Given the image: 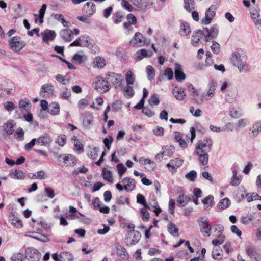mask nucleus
Wrapping results in <instances>:
<instances>
[{
  "label": "nucleus",
  "mask_w": 261,
  "mask_h": 261,
  "mask_svg": "<svg viewBox=\"0 0 261 261\" xmlns=\"http://www.w3.org/2000/svg\"><path fill=\"white\" fill-rule=\"evenodd\" d=\"M218 33L219 30L216 25H213L210 29L205 28L203 30H197L193 33L192 44L198 46L199 41L203 37L205 38V41L208 42L216 38Z\"/></svg>",
  "instance_id": "nucleus-1"
},
{
  "label": "nucleus",
  "mask_w": 261,
  "mask_h": 261,
  "mask_svg": "<svg viewBox=\"0 0 261 261\" xmlns=\"http://www.w3.org/2000/svg\"><path fill=\"white\" fill-rule=\"evenodd\" d=\"M246 56L239 52L233 53L230 58L231 63L237 67L240 72H246L249 69L248 66L246 63Z\"/></svg>",
  "instance_id": "nucleus-2"
},
{
  "label": "nucleus",
  "mask_w": 261,
  "mask_h": 261,
  "mask_svg": "<svg viewBox=\"0 0 261 261\" xmlns=\"http://www.w3.org/2000/svg\"><path fill=\"white\" fill-rule=\"evenodd\" d=\"M213 141L211 139L199 140L197 143L195 151L199 152L208 153L212 150Z\"/></svg>",
  "instance_id": "nucleus-3"
},
{
  "label": "nucleus",
  "mask_w": 261,
  "mask_h": 261,
  "mask_svg": "<svg viewBox=\"0 0 261 261\" xmlns=\"http://www.w3.org/2000/svg\"><path fill=\"white\" fill-rule=\"evenodd\" d=\"M140 233L137 230L133 229L128 232L125 237V243L127 246H131L138 243L141 238Z\"/></svg>",
  "instance_id": "nucleus-4"
},
{
  "label": "nucleus",
  "mask_w": 261,
  "mask_h": 261,
  "mask_svg": "<svg viewBox=\"0 0 261 261\" xmlns=\"http://www.w3.org/2000/svg\"><path fill=\"white\" fill-rule=\"evenodd\" d=\"M97 81L94 84L95 88L100 93L108 92L110 88L108 80H106L101 77H98Z\"/></svg>",
  "instance_id": "nucleus-5"
},
{
  "label": "nucleus",
  "mask_w": 261,
  "mask_h": 261,
  "mask_svg": "<svg viewBox=\"0 0 261 261\" xmlns=\"http://www.w3.org/2000/svg\"><path fill=\"white\" fill-rule=\"evenodd\" d=\"M9 44L11 48L16 52L21 50L26 45L24 42L21 40L19 36H15L11 38Z\"/></svg>",
  "instance_id": "nucleus-6"
},
{
  "label": "nucleus",
  "mask_w": 261,
  "mask_h": 261,
  "mask_svg": "<svg viewBox=\"0 0 261 261\" xmlns=\"http://www.w3.org/2000/svg\"><path fill=\"white\" fill-rule=\"evenodd\" d=\"M25 258L29 261H39L40 253L38 250L33 247H28L25 251Z\"/></svg>",
  "instance_id": "nucleus-7"
},
{
  "label": "nucleus",
  "mask_w": 261,
  "mask_h": 261,
  "mask_svg": "<svg viewBox=\"0 0 261 261\" xmlns=\"http://www.w3.org/2000/svg\"><path fill=\"white\" fill-rule=\"evenodd\" d=\"M55 87L51 84L42 85L40 90V94L43 97L47 98L54 95Z\"/></svg>",
  "instance_id": "nucleus-8"
},
{
  "label": "nucleus",
  "mask_w": 261,
  "mask_h": 261,
  "mask_svg": "<svg viewBox=\"0 0 261 261\" xmlns=\"http://www.w3.org/2000/svg\"><path fill=\"white\" fill-rule=\"evenodd\" d=\"M108 76L107 80L108 83H112L115 88L120 86L122 81V77L121 74L114 72H109L108 74Z\"/></svg>",
  "instance_id": "nucleus-9"
},
{
  "label": "nucleus",
  "mask_w": 261,
  "mask_h": 261,
  "mask_svg": "<svg viewBox=\"0 0 261 261\" xmlns=\"http://www.w3.org/2000/svg\"><path fill=\"white\" fill-rule=\"evenodd\" d=\"M207 87L208 88L207 92L205 94L204 93L202 94L203 98L206 101L213 97L217 89V83L215 80H212L209 82Z\"/></svg>",
  "instance_id": "nucleus-10"
},
{
  "label": "nucleus",
  "mask_w": 261,
  "mask_h": 261,
  "mask_svg": "<svg viewBox=\"0 0 261 261\" xmlns=\"http://www.w3.org/2000/svg\"><path fill=\"white\" fill-rule=\"evenodd\" d=\"M203 217H201L198 220L200 227V231L204 236L209 237L211 235L212 227L208 224L207 221L203 220Z\"/></svg>",
  "instance_id": "nucleus-11"
},
{
  "label": "nucleus",
  "mask_w": 261,
  "mask_h": 261,
  "mask_svg": "<svg viewBox=\"0 0 261 261\" xmlns=\"http://www.w3.org/2000/svg\"><path fill=\"white\" fill-rule=\"evenodd\" d=\"M96 11V6L92 2H87L82 8V12L86 14L87 16H92Z\"/></svg>",
  "instance_id": "nucleus-12"
},
{
  "label": "nucleus",
  "mask_w": 261,
  "mask_h": 261,
  "mask_svg": "<svg viewBox=\"0 0 261 261\" xmlns=\"http://www.w3.org/2000/svg\"><path fill=\"white\" fill-rule=\"evenodd\" d=\"M182 160L178 158H175L170 161L169 163L167 164V167L170 171L172 172H175L176 169L182 165Z\"/></svg>",
  "instance_id": "nucleus-13"
},
{
  "label": "nucleus",
  "mask_w": 261,
  "mask_h": 261,
  "mask_svg": "<svg viewBox=\"0 0 261 261\" xmlns=\"http://www.w3.org/2000/svg\"><path fill=\"white\" fill-rule=\"evenodd\" d=\"M122 182L124 185V189L127 191H133L136 186L135 179L128 177H124Z\"/></svg>",
  "instance_id": "nucleus-14"
},
{
  "label": "nucleus",
  "mask_w": 261,
  "mask_h": 261,
  "mask_svg": "<svg viewBox=\"0 0 261 261\" xmlns=\"http://www.w3.org/2000/svg\"><path fill=\"white\" fill-rule=\"evenodd\" d=\"M93 120V116L92 114L87 112L84 113L83 116V125L85 128L89 129L92 124V122Z\"/></svg>",
  "instance_id": "nucleus-15"
},
{
  "label": "nucleus",
  "mask_w": 261,
  "mask_h": 261,
  "mask_svg": "<svg viewBox=\"0 0 261 261\" xmlns=\"http://www.w3.org/2000/svg\"><path fill=\"white\" fill-rule=\"evenodd\" d=\"M255 220L259 221V219H257L256 214L254 213H248L245 216H242L241 218V222L245 225Z\"/></svg>",
  "instance_id": "nucleus-16"
},
{
  "label": "nucleus",
  "mask_w": 261,
  "mask_h": 261,
  "mask_svg": "<svg viewBox=\"0 0 261 261\" xmlns=\"http://www.w3.org/2000/svg\"><path fill=\"white\" fill-rule=\"evenodd\" d=\"M175 77L178 82H181L186 79V75L183 72L181 66L178 64H175Z\"/></svg>",
  "instance_id": "nucleus-17"
},
{
  "label": "nucleus",
  "mask_w": 261,
  "mask_h": 261,
  "mask_svg": "<svg viewBox=\"0 0 261 261\" xmlns=\"http://www.w3.org/2000/svg\"><path fill=\"white\" fill-rule=\"evenodd\" d=\"M37 140V144L41 146H47L50 145L52 140L48 135H43L38 137Z\"/></svg>",
  "instance_id": "nucleus-18"
},
{
  "label": "nucleus",
  "mask_w": 261,
  "mask_h": 261,
  "mask_svg": "<svg viewBox=\"0 0 261 261\" xmlns=\"http://www.w3.org/2000/svg\"><path fill=\"white\" fill-rule=\"evenodd\" d=\"M43 41L48 43L49 40H53L56 36V33L53 30H46L41 33Z\"/></svg>",
  "instance_id": "nucleus-19"
},
{
  "label": "nucleus",
  "mask_w": 261,
  "mask_h": 261,
  "mask_svg": "<svg viewBox=\"0 0 261 261\" xmlns=\"http://www.w3.org/2000/svg\"><path fill=\"white\" fill-rule=\"evenodd\" d=\"M188 90L189 92L192 94V96H193V99L194 101V102L198 105L201 104L202 102H203V98L201 97L200 99H198L197 98L194 97V95H195L196 96H198L199 95V93H198L196 88L192 84L188 85Z\"/></svg>",
  "instance_id": "nucleus-20"
},
{
  "label": "nucleus",
  "mask_w": 261,
  "mask_h": 261,
  "mask_svg": "<svg viewBox=\"0 0 261 261\" xmlns=\"http://www.w3.org/2000/svg\"><path fill=\"white\" fill-rule=\"evenodd\" d=\"M10 176L15 179L22 180L25 177V173L18 169H13L10 173Z\"/></svg>",
  "instance_id": "nucleus-21"
},
{
  "label": "nucleus",
  "mask_w": 261,
  "mask_h": 261,
  "mask_svg": "<svg viewBox=\"0 0 261 261\" xmlns=\"http://www.w3.org/2000/svg\"><path fill=\"white\" fill-rule=\"evenodd\" d=\"M144 37L142 34L139 32H137L135 34L134 37L130 40V43L134 46L137 43H142L143 42V39ZM143 45L140 44L139 46H142Z\"/></svg>",
  "instance_id": "nucleus-22"
},
{
  "label": "nucleus",
  "mask_w": 261,
  "mask_h": 261,
  "mask_svg": "<svg viewBox=\"0 0 261 261\" xmlns=\"http://www.w3.org/2000/svg\"><path fill=\"white\" fill-rule=\"evenodd\" d=\"M63 160L65 165L67 166H74L76 163V158L71 154L65 155Z\"/></svg>",
  "instance_id": "nucleus-23"
},
{
  "label": "nucleus",
  "mask_w": 261,
  "mask_h": 261,
  "mask_svg": "<svg viewBox=\"0 0 261 261\" xmlns=\"http://www.w3.org/2000/svg\"><path fill=\"white\" fill-rule=\"evenodd\" d=\"M172 93L175 98L179 100H182L186 96L185 92L182 88L175 87L173 89Z\"/></svg>",
  "instance_id": "nucleus-24"
},
{
  "label": "nucleus",
  "mask_w": 261,
  "mask_h": 261,
  "mask_svg": "<svg viewBox=\"0 0 261 261\" xmlns=\"http://www.w3.org/2000/svg\"><path fill=\"white\" fill-rule=\"evenodd\" d=\"M191 200L189 197L184 194L180 195L177 198V205L179 207L185 206Z\"/></svg>",
  "instance_id": "nucleus-25"
},
{
  "label": "nucleus",
  "mask_w": 261,
  "mask_h": 261,
  "mask_svg": "<svg viewBox=\"0 0 261 261\" xmlns=\"http://www.w3.org/2000/svg\"><path fill=\"white\" fill-rule=\"evenodd\" d=\"M19 107L21 110H25L29 112L31 108V103L27 98L21 99L19 101Z\"/></svg>",
  "instance_id": "nucleus-26"
},
{
  "label": "nucleus",
  "mask_w": 261,
  "mask_h": 261,
  "mask_svg": "<svg viewBox=\"0 0 261 261\" xmlns=\"http://www.w3.org/2000/svg\"><path fill=\"white\" fill-rule=\"evenodd\" d=\"M4 130L7 135H11L13 134L15 125L12 120H9L4 124Z\"/></svg>",
  "instance_id": "nucleus-27"
},
{
  "label": "nucleus",
  "mask_w": 261,
  "mask_h": 261,
  "mask_svg": "<svg viewBox=\"0 0 261 261\" xmlns=\"http://www.w3.org/2000/svg\"><path fill=\"white\" fill-rule=\"evenodd\" d=\"M191 28L189 24L187 22L181 23L179 33L181 36H186L191 32Z\"/></svg>",
  "instance_id": "nucleus-28"
},
{
  "label": "nucleus",
  "mask_w": 261,
  "mask_h": 261,
  "mask_svg": "<svg viewBox=\"0 0 261 261\" xmlns=\"http://www.w3.org/2000/svg\"><path fill=\"white\" fill-rule=\"evenodd\" d=\"M196 154L198 155V160L200 163L206 166L208 164V153L196 152Z\"/></svg>",
  "instance_id": "nucleus-29"
},
{
  "label": "nucleus",
  "mask_w": 261,
  "mask_h": 261,
  "mask_svg": "<svg viewBox=\"0 0 261 261\" xmlns=\"http://www.w3.org/2000/svg\"><path fill=\"white\" fill-rule=\"evenodd\" d=\"M202 203L204 204L203 208L204 210H210L214 203V197L211 195L206 196L202 200Z\"/></svg>",
  "instance_id": "nucleus-30"
},
{
  "label": "nucleus",
  "mask_w": 261,
  "mask_h": 261,
  "mask_svg": "<svg viewBox=\"0 0 261 261\" xmlns=\"http://www.w3.org/2000/svg\"><path fill=\"white\" fill-rule=\"evenodd\" d=\"M60 107L57 102H52L49 106L48 112L51 115H56L59 114Z\"/></svg>",
  "instance_id": "nucleus-31"
},
{
  "label": "nucleus",
  "mask_w": 261,
  "mask_h": 261,
  "mask_svg": "<svg viewBox=\"0 0 261 261\" xmlns=\"http://www.w3.org/2000/svg\"><path fill=\"white\" fill-rule=\"evenodd\" d=\"M260 132H261V124L259 122H256L253 125L249 134L251 137H253L256 136Z\"/></svg>",
  "instance_id": "nucleus-32"
},
{
  "label": "nucleus",
  "mask_w": 261,
  "mask_h": 261,
  "mask_svg": "<svg viewBox=\"0 0 261 261\" xmlns=\"http://www.w3.org/2000/svg\"><path fill=\"white\" fill-rule=\"evenodd\" d=\"M60 36L66 41L69 42L73 39L70 30L69 29H63L60 32Z\"/></svg>",
  "instance_id": "nucleus-33"
},
{
  "label": "nucleus",
  "mask_w": 261,
  "mask_h": 261,
  "mask_svg": "<svg viewBox=\"0 0 261 261\" xmlns=\"http://www.w3.org/2000/svg\"><path fill=\"white\" fill-rule=\"evenodd\" d=\"M230 204V200L228 198H225L219 201L217 204V207L220 210H224L228 208Z\"/></svg>",
  "instance_id": "nucleus-34"
},
{
  "label": "nucleus",
  "mask_w": 261,
  "mask_h": 261,
  "mask_svg": "<svg viewBox=\"0 0 261 261\" xmlns=\"http://www.w3.org/2000/svg\"><path fill=\"white\" fill-rule=\"evenodd\" d=\"M168 230L171 235L175 237L179 236V229L174 223H170L168 224Z\"/></svg>",
  "instance_id": "nucleus-35"
},
{
  "label": "nucleus",
  "mask_w": 261,
  "mask_h": 261,
  "mask_svg": "<svg viewBox=\"0 0 261 261\" xmlns=\"http://www.w3.org/2000/svg\"><path fill=\"white\" fill-rule=\"evenodd\" d=\"M80 47H87L89 48L94 47L92 42L88 40L86 36H81L80 37Z\"/></svg>",
  "instance_id": "nucleus-36"
},
{
  "label": "nucleus",
  "mask_w": 261,
  "mask_h": 261,
  "mask_svg": "<svg viewBox=\"0 0 261 261\" xmlns=\"http://www.w3.org/2000/svg\"><path fill=\"white\" fill-rule=\"evenodd\" d=\"M123 90L124 97L126 98H132L135 94V92L130 85H126Z\"/></svg>",
  "instance_id": "nucleus-37"
},
{
  "label": "nucleus",
  "mask_w": 261,
  "mask_h": 261,
  "mask_svg": "<svg viewBox=\"0 0 261 261\" xmlns=\"http://www.w3.org/2000/svg\"><path fill=\"white\" fill-rule=\"evenodd\" d=\"M137 202L142 204L146 209L150 208L149 206L146 203L145 197L140 193L137 195Z\"/></svg>",
  "instance_id": "nucleus-38"
},
{
  "label": "nucleus",
  "mask_w": 261,
  "mask_h": 261,
  "mask_svg": "<svg viewBox=\"0 0 261 261\" xmlns=\"http://www.w3.org/2000/svg\"><path fill=\"white\" fill-rule=\"evenodd\" d=\"M125 80L127 85H132L134 84L135 81V76L130 70H129L125 75Z\"/></svg>",
  "instance_id": "nucleus-39"
},
{
  "label": "nucleus",
  "mask_w": 261,
  "mask_h": 261,
  "mask_svg": "<svg viewBox=\"0 0 261 261\" xmlns=\"http://www.w3.org/2000/svg\"><path fill=\"white\" fill-rule=\"evenodd\" d=\"M102 177L104 180L109 182H112V175L111 172L108 170L106 168L102 169Z\"/></svg>",
  "instance_id": "nucleus-40"
},
{
  "label": "nucleus",
  "mask_w": 261,
  "mask_h": 261,
  "mask_svg": "<svg viewBox=\"0 0 261 261\" xmlns=\"http://www.w3.org/2000/svg\"><path fill=\"white\" fill-rule=\"evenodd\" d=\"M137 55V59L139 60H141L143 57H151L152 53L150 51L149 54H148V51L145 49H141L136 53Z\"/></svg>",
  "instance_id": "nucleus-41"
},
{
  "label": "nucleus",
  "mask_w": 261,
  "mask_h": 261,
  "mask_svg": "<svg viewBox=\"0 0 261 261\" xmlns=\"http://www.w3.org/2000/svg\"><path fill=\"white\" fill-rule=\"evenodd\" d=\"M98 149L96 147H89L88 156L92 159H96L98 156Z\"/></svg>",
  "instance_id": "nucleus-42"
},
{
  "label": "nucleus",
  "mask_w": 261,
  "mask_h": 261,
  "mask_svg": "<svg viewBox=\"0 0 261 261\" xmlns=\"http://www.w3.org/2000/svg\"><path fill=\"white\" fill-rule=\"evenodd\" d=\"M115 247L118 251V253L119 254L121 258H124L126 257L127 254L126 253V251L124 247H123L119 244H116Z\"/></svg>",
  "instance_id": "nucleus-43"
},
{
  "label": "nucleus",
  "mask_w": 261,
  "mask_h": 261,
  "mask_svg": "<svg viewBox=\"0 0 261 261\" xmlns=\"http://www.w3.org/2000/svg\"><path fill=\"white\" fill-rule=\"evenodd\" d=\"M60 258L62 261H73V255L68 252H63L60 253Z\"/></svg>",
  "instance_id": "nucleus-44"
},
{
  "label": "nucleus",
  "mask_w": 261,
  "mask_h": 261,
  "mask_svg": "<svg viewBox=\"0 0 261 261\" xmlns=\"http://www.w3.org/2000/svg\"><path fill=\"white\" fill-rule=\"evenodd\" d=\"M222 250L220 249L218 246H214L212 251V256L215 259H219L221 258Z\"/></svg>",
  "instance_id": "nucleus-45"
},
{
  "label": "nucleus",
  "mask_w": 261,
  "mask_h": 261,
  "mask_svg": "<svg viewBox=\"0 0 261 261\" xmlns=\"http://www.w3.org/2000/svg\"><path fill=\"white\" fill-rule=\"evenodd\" d=\"M10 220L11 221V223L14 226L17 228H21L23 226L21 220L16 217L14 215H12L11 217H10Z\"/></svg>",
  "instance_id": "nucleus-46"
},
{
  "label": "nucleus",
  "mask_w": 261,
  "mask_h": 261,
  "mask_svg": "<svg viewBox=\"0 0 261 261\" xmlns=\"http://www.w3.org/2000/svg\"><path fill=\"white\" fill-rule=\"evenodd\" d=\"M139 162L140 163L144 165L149 164L150 165V167L149 168L148 170H151L154 168V163L149 159L141 157L139 159Z\"/></svg>",
  "instance_id": "nucleus-47"
},
{
  "label": "nucleus",
  "mask_w": 261,
  "mask_h": 261,
  "mask_svg": "<svg viewBox=\"0 0 261 261\" xmlns=\"http://www.w3.org/2000/svg\"><path fill=\"white\" fill-rule=\"evenodd\" d=\"M194 4L193 0H184V8L189 12L194 9Z\"/></svg>",
  "instance_id": "nucleus-48"
},
{
  "label": "nucleus",
  "mask_w": 261,
  "mask_h": 261,
  "mask_svg": "<svg viewBox=\"0 0 261 261\" xmlns=\"http://www.w3.org/2000/svg\"><path fill=\"white\" fill-rule=\"evenodd\" d=\"M133 3L139 9L146 8L147 6L146 0H133Z\"/></svg>",
  "instance_id": "nucleus-49"
},
{
  "label": "nucleus",
  "mask_w": 261,
  "mask_h": 261,
  "mask_svg": "<svg viewBox=\"0 0 261 261\" xmlns=\"http://www.w3.org/2000/svg\"><path fill=\"white\" fill-rule=\"evenodd\" d=\"M94 62L95 64V66L100 68H103L106 65L105 59L100 57H96Z\"/></svg>",
  "instance_id": "nucleus-50"
},
{
  "label": "nucleus",
  "mask_w": 261,
  "mask_h": 261,
  "mask_svg": "<svg viewBox=\"0 0 261 261\" xmlns=\"http://www.w3.org/2000/svg\"><path fill=\"white\" fill-rule=\"evenodd\" d=\"M197 176V172L195 170H191L186 174L185 177L191 181H194Z\"/></svg>",
  "instance_id": "nucleus-51"
},
{
  "label": "nucleus",
  "mask_w": 261,
  "mask_h": 261,
  "mask_svg": "<svg viewBox=\"0 0 261 261\" xmlns=\"http://www.w3.org/2000/svg\"><path fill=\"white\" fill-rule=\"evenodd\" d=\"M47 5L46 4H43L41 7V9L39 10V22L41 23L43 22V18L44 17V14L46 10Z\"/></svg>",
  "instance_id": "nucleus-52"
},
{
  "label": "nucleus",
  "mask_w": 261,
  "mask_h": 261,
  "mask_svg": "<svg viewBox=\"0 0 261 261\" xmlns=\"http://www.w3.org/2000/svg\"><path fill=\"white\" fill-rule=\"evenodd\" d=\"M24 132L23 129L19 127L18 128L14 134L15 138L18 140H23L24 139Z\"/></svg>",
  "instance_id": "nucleus-53"
},
{
  "label": "nucleus",
  "mask_w": 261,
  "mask_h": 261,
  "mask_svg": "<svg viewBox=\"0 0 261 261\" xmlns=\"http://www.w3.org/2000/svg\"><path fill=\"white\" fill-rule=\"evenodd\" d=\"M225 237L222 235H218V238L214 239L212 243L215 246H218L219 245L223 244L224 242Z\"/></svg>",
  "instance_id": "nucleus-54"
},
{
  "label": "nucleus",
  "mask_w": 261,
  "mask_h": 261,
  "mask_svg": "<svg viewBox=\"0 0 261 261\" xmlns=\"http://www.w3.org/2000/svg\"><path fill=\"white\" fill-rule=\"evenodd\" d=\"M147 77L149 80H152L155 76L154 69L151 66H147L146 67Z\"/></svg>",
  "instance_id": "nucleus-55"
},
{
  "label": "nucleus",
  "mask_w": 261,
  "mask_h": 261,
  "mask_svg": "<svg viewBox=\"0 0 261 261\" xmlns=\"http://www.w3.org/2000/svg\"><path fill=\"white\" fill-rule=\"evenodd\" d=\"M4 108L8 112H11L15 109V106L14 103L10 101H7L4 105Z\"/></svg>",
  "instance_id": "nucleus-56"
},
{
  "label": "nucleus",
  "mask_w": 261,
  "mask_h": 261,
  "mask_svg": "<svg viewBox=\"0 0 261 261\" xmlns=\"http://www.w3.org/2000/svg\"><path fill=\"white\" fill-rule=\"evenodd\" d=\"M148 102L151 105H158L160 103V100L157 94L153 95L148 100Z\"/></svg>",
  "instance_id": "nucleus-57"
},
{
  "label": "nucleus",
  "mask_w": 261,
  "mask_h": 261,
  "mask_svg": "<svg viewBox=\"0 0 261 261\" xmlns=\"http://www.w3.org/2000/svg\"><path fill=\"white\" fill-rule=\"evenodd\" d=\"M74 150L76 151L78 154H80L83 151V145L82 143L80 141L74 142Z\"/></svg>",
  "instance_id": "nucleus-58"
},
{
  "label": "nucleus",
  "mask_w": 261,
  "mask_h": 261,
  "mask_svg": "<svg viewBox=\"0 0 261 261\" xmlns=\"http://www.w3.org/2000/svg\"><path fill=\"white\" fill-rule=\"evenodd\" d=\"M122 102L120 101H115L112 105V110L115 112L120 111L122 108Z\"/></svg>",
  "instance_id": "nucleus-59"
},
{
  "label": "nucleus",
  "mask_w": 261,
  "mask_h": 261,
  "mask_svg": "<svg viewBox=\"0 0 261 261\" xmlns=\"http://www.w3.org/2000/svg\"><path fill=\"white\" fill-rule=\"evenodd\" d=\"M83 56L76 53L72 57L71 61L75 64H80L83 62Z\"/></svg>",
  "instance_id": "nucleus-60"
},
{
  "label": "nucleus",
  "mask_w": 261,
  "mask_h": 261,
  "mask_svg": "<svg viewBox=\"0 0 261 261\" xmlns=\"http://www.w3.org/2000/svg\"><path fill=\"white\" fill-rule=\"evenodd\" d=\"M113 141V138L111 136H109L108 137H107L103 139V142L107 149H110L111 145Z\"/></svg>",
  "instance_id": "nucleus-61"
},
{
  "label": "nucleus",
  "mask_w": 261,
  "mask_h": 261,
  "mask_svg": "<svg viewBox=\"0 0 261 261\" xmlns=\"http://www.w3.org/2000/svg\"><path fill=\"white\" fill-rule=\"evenodd\" d=\"M251 18L254 21L256 25H260L261 19H258L259 16V13L256 11L255 13H251Z\"/></svg>",
  "instance_id": "nucleus-62"
},
{
  "label": "nucleus",
  "mask_w": 261,
  "mask_h": 261,
  "mask_svg": "<svg viewBox=\"0 0 261 261\" xmlns=\"http://www.w3.org/2000/svg\"><path fill=\"white\" fill-rule=\"evenodd\" d=\"M97 208H98L101 213L104 214H108L110 212L109 207L104 205L102 203L97 205Z\"/></svg>",
  "instance_id": "nucleus-63"
},
{
  "label": "nucleus",
  "mask_w": 261,
  "mask_h": 261,
  "mask_svg": "<svg viewBox=\"0 0 261 261\" xmlns=\"http://www.w3.org/2000/svg\"><path fill=\"white\" fill-rule=\"evenodd\" d=\"M11 259L12 261H23L24 255L21 253H16L13 255Z\"/></svg>",
  "instance_id": "nucleus-64"
}]
</instances>
